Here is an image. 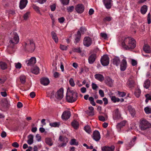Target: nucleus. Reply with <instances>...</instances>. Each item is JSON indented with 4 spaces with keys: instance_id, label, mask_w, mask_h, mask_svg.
Masks as SVG:
<instances>
[{
    "instance_id": "f03ea898",
    "label": "nucleus",
    "mask_w": 151,
    "mask_h": 151,
    "mask_svg": "<svg viewBox=\"0 0 151 151\" xmlns=\"http://www.w3.org/2000/svg\"><path fill=\"white\" fill-rule=\"evenodd\" d=\"M78 97L77 93L73 90H67L66 100L69 102L72 103L76 100Z\"/></svg>"
},
{
    "instance_id": "0e129e2a",
    "label": "nucleus",
    "mask_w": 151,
    "mask_h": 151,
    "mask_svg": "<svg viewBox=\"0 0 151 151\" xmlns=\"http://www.w3.org/2000/svg\"><path fill=\"white\" fill-rule=\"evenodd\" d=\"M12 145L14 147L16 148H17L19 147V145L16 142H14L12 144Z\"/></svg>"
},
{
    "instance_id": "6ab92c4d",
    "label": "nucleus",
    "mask_w": 151,
    "mask_h": 151,
    "mask_svg": "<svg viewBox=\"0 0 151 151\" xmlns=\"http://www.w3.org/2000/svg\"><path fill=\"white\" fill-rule=\"evenodd\" d=\"M114 81L109 77H106L105 81V83L108 86L111 87Z\"/></svg>"
},
{
    "instance_id": "39448f33",
    "label": "nucleus",
    "mask_w": 151,
    "mask_h": 151,
    "mask_svg": "<svg viewBox=\"0 0 151 151\" xmlns=\"http://www.w3.org/2000/svg\"><path fill=\"white\" fill-rule=\"evenodd\" d=\"M151 127V124L147 120L142 119L140 121L139 127L141 130L144 131Z\"/></svg>"
},
{
    "instance_id": "3c124183",
    "label": "nucleus",
    "mask_w": 151,
    "mask_h": 151,
    "mask_svg": "<svg viewBox=\"0 0 151 151\" xmlns=\"http://www.w3.org/2000/svg\"><path fill=\"white\" fill-rule=\"evenodd\" d=\"M69 82L70 84L72 87H74L75 86V83L73 80V79L72 78L70 79L69 81Z\"/></svg>"
},
{
    "instance_id": "052dcab7",
    "label": "nucleus",
    "mask_w": 151,
    "mask_h": 151,
    "mask_svg": "<svg viewBox=\"0 0 151 151\" xmlns=\"http://www.w3.org/2000/svg\"><path fill=\"white\" fill-rule=\"evenodd\" d=\"M59 22L60 23H63L65 20V19L64 17H61L59 18L58 19Z\"/></svg>"
},
{
    "instance_id": "dca6fc26",
    "label": "nucleus",
    "mask_w": 151,
    "mask_h": 151,
    "mask_svg": "<svg viewBox=\"0 0 151 151\" xmlns=\"http://www.w3.org/2000/svg\"><path fill=\"white\" fill-rule=\"evenodd\" d=\"M111 0H103V2L106 8L109 9L111 8Z\"/></svg>"
},
{
    "instance_id": "4468645a",
    "label": "nucleus",
    "mask_w": 151,
    "mask_h": 151,
    "mask_svg": "<svg viewBox=\"0 0 151 151\" xmlns=\"http://www.w3.org/2000/svg\"><path fill=\"white\" fill-rule=\"evenodd\" d=\"M70 116L69 111H64L62 115V118L63 119L67 120L68 119Z\"/></svg>"
},
{
    "instance_id": "f3484780",
    "label": "nucleus",
    "mask_w": 151,
    "mask_h": 151,
    "mask_svg": "<svg viewBox=\"0 0 151 151\" xmlns=\"http://www.w3.org/2000/svg\"><path fill=\"white\" fill-rule=\"evenodd\" d=\"M28 1L27 0H21L19 7L20 9H23L26 6Z\"/></svg>"
},
{
    "instance_id": "4c0bfd02",
    "label": "nucleus",
    "mask_w": 151,
    "mask_h": 151,
    "mask_svg": "<svg viewBox=\"0 0 151 151\" xmlns=\"http://www.w3.org/2000/svg\"><path fill=\"white\" fill-rule=\"evenodd\" d=\"M112 19V18L111 16H106L103 19V21L104 22H109L111 21Z\"/></svg>"
},
{
    "instance_id": "ea45409f",
    "label": "nucleus",
    "mask_w": 151,
    "mask_h": 151,
    "mask_svg": "<svg viewBox=\"0 0 151 151\" xmlns=\"http://www.w3.org/2000/svg\"><path fill=\"white\" fill-rule=\"evenodd\" d=\"M0 66L1 68L3 70H4L7 68V65L6 63L3 62H0Z\"/></svg>"
},
{
    "instance_id": "09e8293b",
    "label": "nucleus",
    "mask_w": 151,
    "mask_h": 151,
    "mask_svg": "<svg viewBox=\"0 0 151 151\" xmlns=\"http://www.w3.org/2000/svg\"><path fill=\"white\" fill-rule=\"evenodd\" d=\"M74 9V6H72L68 7L67 8V10L68 12H71Z\"/></svg>"
},
{
    "instance_id": "1a4fd4ad",
    "label": "nucleus",
    "mask_w": 151,
    "mask_h": 151,
    "mask_svg": "<svg viewBox=\"0 0 151 151\" xmlns=\"http://www.w3.org/2000/svg\"><path fill=\"white\" fill-rule=\"evenodd\" d=\"M36 61L35 57H32L29 59L26 60V63L28 66H32L34 65Z\"/></svg>"
},
{
    "instance_id": "f257e3e1",
    "label": "nucleus",
    "mask_w": 151,
    "mask_h": 151,
    "mask_svg": "<svg viewBox=\"0 0 151 151\" xmlns=\"http://www.w3.org/2000/svg\"><path fill=\"white\" fill-rule=\"evenodd\" d=\"M122 45L124 48L127 50L133 49L136 47V42L133 38L126 37L122 40Z\"/></svg>"
},
{
    "instance_id": "473e14b6",
    "label": "nucleus",
    "mask_w": 151,
    "mask_h": 151,
    "mask_svg": "<svg viewBox=\"0 0 151 151\" xmlns=\"http://www.w3.org/2000/svg\"><path fill=\"white\" fill-rule=\"evenodd\" d=\"M111 101L114 103L119 102L120 101L119 99L116 98L115 96H110Z\"/></svg>"
},
{
    "instance_id": "2eb2a0df",
    "label": "nucleus",
    "mask_w": 151,
    "mask_h": 151,
    "mask_svg": "<svg viewBox=\"0 0 151 151\" xmlns=\"http://www.w3.org/2000/svg\"><path fill=\"white\" fill-rule=\"evenodd\" d=\"M127 62L126 59L124 58L122 60L120 64V69L122 71L124 70L127 67Z\"/></svg>"
},
{
    "instance_id": "de8ad7c7",
    "label": "nucleus",
    "mask_w": 151,
    "mask_h": 151,
    "mask_svg": "<svg viewBox=\"0 0 151 151\" xmlns=\"http://www.w3.org/2000/svg\"><path fill=\"white\" fill-rule=\"evenodd\" d=\"M92 88L93 90L95 91H97V88H98V86L97 84L94 83H92L91 84Z\"/></svg>"
},
{
    "instance_id": "7ed1b4c3",
    "label": "nucleus",
    "mask_w": 151,
    "mask_h": 151,
    "mask_svg": "<svg viewBox=\"0 0 151 151\" xmlns=\"http://www.w3.org/2000/svg\"><path fill=\"white\" fill-rule=\"evenodd\" d=\"M23 46L26 50H29L31 51H33L35 48V45L32 40H29L26 42H24Z\"/></svg>"
},
{
    "instance_id": "c756f323",
    "label": "nucleus",
    "mask_w": 151,
    "mask_h": 151,
    "mask_svg": "<svg viewBox=\"0 0 151 151\" xmlns=\"http://www.w3.org/2000/svg\"><path fill=\"white\" fill-rule=\"evenodd\" d=\"M45 142L48 145L51 146L53 145V142L52 138H46L45 139Z\"/></svg>"
},
{
    "instance_id": "a19ab883",
    "label": "nucleus",
    "mask_w": 151,
    "mask_h": 151,
    "mask_svg": "<svg viewBox=\"0 0 151 151\" xmlns=\"http://www.w3.org/2000/svg\"><path fill=\"white\" fill-rule=\"evenodd\" d=\"M88 100L90 101L91 104L93 106H95L96 104L94 101V99L92 97H90L88 98Z\"/></svg>"
},
{
    "instance_id": "37998d69",
    "label": "nucleus",
    "mask_w": 151,
    "mask_h": 151,
    "mask_svg": "<svg viewBox=\"0 0 151 151\" xmlns=\"http://www.w3.org/2000/svg\"><path fill=\"white\" fill-rule=\"evenodd\" d=\"M84 130L88 133L90 134L91 132V130L89 126H86L84 128Z\"/></svg>"
},
{
    "instance_id": "e433bc0d",
    "label": "nucleus",
    "mask_w": 151,
    "mask_h": 151,
    "mask_svg": "<svg viewBox=\"0 0 151 151\" xmlns=\"http://www.w3.org/2000/svg\"><path fill=\"white\" fill-rule=\"evenodd\" d=\"M59 140L63 142H68V139L66 137H63L61 136H60L59 137Z\"/></svg>"
},
{
    "instance_id": "2f4dec72",
    "label": "nucleus",
    "mask_w": 151,
    "mask_h": 151,
    "mask_svg": "<svg viewBox=\"0 0 151 151\" xmlns=\"http://www.w3.org/2000/svg\"><path fill=\"white\" fill-rule=\"evenodd\" d=\"M3 108L6 110L10 106V102L6 100H5L3 102Z\"/></svg>"
},
{
    "instance_id": "ddd939ff",
    "label": "nucleus",
    "mask_w": 151,
    "mask_h": 151,
    "mask_svg": "<svg viewBox=\"0 0 151 151\" xmlns=\"http://www.w3.org/2000/svg\"><path fill=\"white\" fill-rule=\"evenodd\" d=\"M121 117V115L118 109L115 111L113 115V118L114 120H116L119 119Z\"/></svg>"
},
{
    "instance_id": "423d86ee",
    "label": "nucleus",
    "mask_w": 151,
    "mask_h": 151,
    "mask_svg": "<svg viewBox=\"0 0 151 151\" xmlns=\"http://www.w3.org/2000/svg\"><path fill=\"white\" fill-rule=\"evenodd\" d=\"M101 62L104 66L108 65L109 63V58L107 55H104L101 59Z\"/></svg>"
},
{
    "instance_id": "a18cd8bd",
    "label": "nucleus",
    "mask_w": 151,
    "mask_h": 151,
    "mask_svg": "<svg viewBox=\"0 0 151 151\" xmlns=\"http://www.w3.org/2000/svg\"><path fill=\"white\" fill-rule=\"evenodd\" d=\"M33 7L37 13H39L40 14H41V13L40 12L39 9V8L38 7L36 6L33 5Z\"/></svg>"
},
{
    "instance_id": "c85d7f7f",
    "label": "nucleus",
    "mask_w": 151,
    "mask_h": 151,
    "mask_svg": "<svg viewBox=\"0 0 151 151\" xmlns=\"http://www.w3.org/2000/svg\"><path fill=\"white\" fill-rule=\"evenodd\" d=\"M147 10V7L146 5H144L142 6L141 8L140 12L141 13L143 14H145Z\"/></svg>"
},
{
    "instance_id": "c03bdc74",
    "label": "nucleus",
    "mask_w": 151,
    "mask_h": 151,
    "mask_svg": "<svg viewBox=\"0 0 151 151\" xmlns=\"http://www.w3.org/2000/svg\"><path fill=\"white\" fill-rule=\"evenodd\" d=\"M20 79L22 83H24L25 82L26 78L25 76L23 75L21 76L20 77Z\"/></svg>"
},
{
    "instance_id": "4be33fe9",
    "label": "nucleus",
    "mask_w": 151,
    "mask_h": 151,
    "mask_svg": "<svg viewBox=\"0 0 151 151\" xmlns=\"http://www.w3.org/2000/svg\"><path fill=\"white\" fill-rule=\"evenodd\" d=\"M126 123V121H123L117 124L116 127L118 132L120 131L121 128L125 125Z\"/></svg>"
},
{
    "instance_id": "cd10ccee",
    "label": "nucleus",
    "mask_w": 151,
    "mask_h": 151,
    "mask_svg": "<svg viewBox=\"0 0 151 151\" xmlns=\"http://www.w3.org/2000/svg\"><path fill=\"white\" fill-rule=\"evenodd\" d=\"M28 139L27 142L29 145H31L33 142V136L32 134H30L28 136Z\"/></svg>"
},
{
    "instance_id": "680f3d73",
    "label": "nucleus",
    "mask_w": 151,
    "mask_h": 151,
    "mask_svg": "<svg viewBox=\"0 0 151 151\" xmlns=\"http://www.w3.org/2000/svg\"><path fill=\"white\" fill-rule=\"evenodd\" d=\"M136 139V138H135V139H134V141H131L129 143V144H128V145L129 147H131L134 145V141Z\"/></svg>"
},
{
    "instance_id": "bf43d9fd",
    "label": "nucleus",
    "mask_w": 151,
    "mask_h": 151,
    "mask_svg": "<svg viewBox=\"0 0 151 151\" xmlns=\"http://www.w3.org/2000/svg\"><path fill=\"white\" fill-rule=\"evenodd\" d=\"M36 138L38 142H40L41 140V136L38 134H37L36 135Z\"/></svg>"
},
{
    "instance_id": "f8f14e48",
    "label": "nucleus",
    "mask_w": 151,
    "mask_h": 151,
    "mask_svg": "<svg viewBox=\"0 0 151 151\" xmlns=\"http://www.w3.org/2000/svg\"><path fill=\"white\" fill-rule=\"evenodd\" d=\"M115 147L114 145L110 146H104L101 147L102 151H114Z\"/></svg>"
},
{
    "instance_id": "72a5a7b5",
    "label": "nucleus",
    "mask_w": 151,
    "mask_h": 151,
    "mask_svg": "<svg viewBox=\"0 0 151 151\" xmlns=\"http://www.w3.org/2000/svg\"><path fill=\"white\" fill-rule=\"evenodd\" d=\"M71 125L75 129H77L78 127V123L76 121H73L71 123Z\"/></svg>"
},
{
    "instance_id": "864d4df0",
    "label": "nucleus",
    "mask_w": 151,
    "mask_h": 151,
    "mask_svg": "<svg viewBox=\"0 0 151 151\" xmlns=\"http://www.w3.org/2000/svg\"><path fill=\"white\" fill-rule=\"evenodd\" d=\"M15 65L16 68L17 69H19L22 67V65L19 63H15Z\"/></svg>"
},
{
    "instance_id": "20e7f679",
    "label": "nucleus",
    "mask_w": 151,
    "mask_h": 151,
    "mask_svg": "<svg viewBox=\"0 0 151 151\" xmlns=\"http://www.w3.org/2000/svg\"><path fill=\"white\" fill-rule=\"evenodd\" d=\"M19 41V38L18 34L16 32L14 33V36L9 42V47L12 48L14 47L15 45L17 44Z\"/></svg>"
},
{
    "instance_id": "5701e85b",
    "label": "nucleus",
    "mask_w": 151,
    "mask_h": 151,
    "mask_svg": "<svg viewBox=\"0 0 151 151\" xmlns=\"http://www.w3.org/2000/svg\"><path fill=\"white\" fill-rule=\"evenodd\" d=\"M94 77L96 79L100 82H102L104 80V76L101 74H96L94 75Z\"/></svg>"
},
{
    "instance_id": "9d476101",
    "label": "nucleus",
    "mask_w": 151,
    "mask_h": 151,
    "mask_svg": "<svg viewBox=\"0 0 151 151\" xmlns=\"http://www.w3.org/2000/svg\"><path fill=\"white\" fill-rule=\"evenodd\" d=\"M92 137L96 141H99L101 138V136L99 132L97 130L94 131Z\"/></svg>"
},
{
    "instance_id": "69168bd1",
    "label": "nucleus",
    "mask_w": 151,
    "mask_h": 151,
    "mask_svg": "<svg viewBox=\"0 0 151 151\" xmlns=\"http://www.w3.org/2000/svg\"><path fill=\"white\" fill-rule=\"evenodd\" d=\"M23 106V104L22 103L20 102H18L17 104V106L18 108H20L22 107Z\"/></svg>"
},
{
    "instance_id": "13d9d810",
    "label": "nucleus",
    "mask_w": 151,
    "mask_h": 151,
    "mask_svg": "<svg viewBox=\"0 0 151 151\" xmlns=\"http://www.w3.org/2000/svg\"><path fill=\"white\" fill-rule=\"evenodd\" d=\"M60 48L62 50H66L67 49V47L66 46L61 45L60 46Z\"/></svg>"
},
{
    "instance_id": "5fc2aeb1",
    "label": "nucleus",
    "mask_w": 151,
    "mask_h": 151,
    "mask_svg": "<svg viewBox=\"0 0 151 151\" xmlns=\"http://www.w3.org/2000/svg\"><path fill=\"white\" fill-rule=\"evenodd\" d=\"M73 51L74 52H76L78 53H80L81 52L80 47L75 48L73 49Z\"/></svg>"
},
{
    "instance_id": "b1692460",
    "label": "nucleus",
    "mask_w": 151,
    "mask_h": 151,
    "mask_svg": "<svg viewBox=\"0 0 151 151\" xmlns=\"http://www.w3.org/2000/svg\"><path fill=\"white\" fill-rule=\"evenodd\" d=\"M51 35L52 38L55 41V43H58V39L57 35L56 34L54 31H52L51 32Z\"/></svg>"
},
{
    "instance_id": "49530a36",
    "label": "nucleus",
    "mask_w": 151,
    "mask_h": 151,
    "mask_svg": "<svg viewBox=\"0 0 151 151\" xmlns=\"http://www.w3.org/2000/svg\"><path fill=\"white\" fill-rule=\"evenodd\" d=\"M59 125V124L57 122H55L54 123H50V125L52 127H58Z\"/></svg>"
},
{
    "instance_id": "338daca9",
    "label": "nucleus",
    "mask_w": 151,
    "mask_h": 151,
    "mask_svg": "<svg viewBox=\"0 0 151 151\" xmlns=\"http://www.w3.org/2000/svg\"><path fill=\"white\" fill-rule=\"evenodd\" d=\"M99 120L104 122L105 121V117L102 116H100L99 117Z\"/></svg>"
},
{
    "instance_id": "f704fd0d",
    "label": "nucleus",
    "mask_w": 151,
    "mask_h": 151,
    "mask_svg": "<svg viewBox=\"0 0 151 151\" xmlns=\"http://www.w3.org/2000/svg\"><path fill=\"white\" fill-rule=\"evenodd\" d=\"M134 83V81L132 78H130L127 82V84L129 87H133Z\"/></svg>"
},
{
    "instance_id": "6e6d98bb",
    "label": "nucleus",
    "mask_w": 151,
    "mask_h": 151,
    "mask_svg": "<svg viewBox=\"0 0 151 151\" xmlns=\"http://www.w3.org/2000/svg\"><path fill=\"white\" fill-rule=\"evenodd\" d=\"M100 36L102 38L105 40H106L107 38V35L105 33H101Z\"/></svg>"
},
{
    "instance_id": "58836bf2",
    "label": "nucleus",
    "mask_w": 151,
    "mask_h": 151,
    "mask_svg": "<svg viewBox=\"0 0 151 151\" xmlns=\"http://www.w3.org/2000/svg\"><path fill=\"white\" fill-rule=\"evenodd\" d=\"M141 93V91L139 89H136L135 92V95L136 97L139 98Z\"/></svg>"
},
{
    "instance_id": "c9c22d12",
    "label": "nucleus",
    "mask_w": 151,
    "mask_h": 151,
    "mask_svg": "<svg viewBox=\"0 0 151 151\" xmlns=\"http://www.w3.org/2000/svg\"><path fill=\"white\" fill-rule=\"evenodd\" d=\"M144 111L145 113L147 114L151 113V107L148 106L144 109Z\"/></svg>"
},
{
    "instance_id": "4d7b16f0",
    "label": "nucleus",
    "mask_w": 151,
    "mask_h": 151,
    "mask_svg": "<svg viewBox=\"0 0 151 151\" xmlns=\"http://www.w3.org/2000/svg\"><path fill=\"white\" fill-rule=\"evenodd\" d=\"M69 0H61V1L63 5H66L69 3Z\"/></svg>"
},
{
    "instance_id": "aec40b11",
    "label": "nucleus",
    "mask_w": 151,
    "mask_h": 151,
    "mask_svg": "<svg viewBox=\"0 0 151 151\" xmlns=\"http://www.w3.org/2000/svg\"><path fill=\"white\" fill-rule=\"evenodd\" d=\"M143 50L146 53H151V48L147 44H145L143 47Z\"/></svg>"
},
{
    "instance_id": "603ef678",
    "label": "nucleus",
    "mask_w": 151,
    "mask_h": 151,
    "mask_svg": "<svg viewBox=\"0 0 151 151\" xmlns=\"http://www.w3.org/2000/svg\"><path fill=\"white\" fill-rule=\"evenodd\" d=\"M30 14V12H27L24 14L23 16L24 19L27 20Z\"/></svg>"
},
{
    "instance_id": "0eeeda50",
    "label": "nucleus",
    "mask_w": 151,
    "mask_h": 151,
    "mask_svg": "<svg viewBox=\"0 0 151 151\" xmlns=\"http://www.w3.org/2000/svg\"><path fill=\"white\" fill-rule=\"evenodd\" d=\"M63 89L60 88L56 93L55 96L57 99L60 100L63 97Z\"/></svg>"
},
{
    "instance_id": "e2e57ef3",
    "label": "nucleus",
    "mask_w": 151,
    "mask_h": 151,
    "mask_svg": "<svg viewBox=\"0 0 151 151\" xmlns=\"http://www.w3.org/2000/svg\"><path fill=\"white\" fill-rule=\"evenodd\" d=\"M56 8V5L55 4L50 6L51 10L52 11H54L55 10Z\"/></svg>"
},
{
    "instance_id": "8fccbe9b",
    "label": "nucleus",
    "mask_w": 151,
    "mask_h": 151,
    "mask_svg": "<svg viewBox=\"0 0 151 151\" xmlns=\"http://www.w3.org/2000/svg\"><path fill=\"white\" fill-rule=\"evenodd\" d=\"M118 94L119 97H123L125 96L126 94L124 92L118 91Z\"/></svg>"
},
{
    "instance_id": "412c9836",
    "label": "nucleus",
    "mask_w": 151,
    "mask_h": 151,
    "mask_svg": "<svg viewBox=\"0 0 151 151\" xmlns=\"http://www.w3.org/2000/svg\"><path fill=\"white\" fill-rule=\"evenodd\" d=\"M41 83L44 86H47L50 83L48 78H42L40 80Z\"/></svg>"
},
{
    "instance_id": "7c9ffc66",
    "label": "nucleus",
    "mask_w": 151,
    "mask_h": 151,
    "mask_svg": "<svg viewBox=\"0 0 151 151\" xmlns=\"http://www.w3.org/2000/svg\"><path fill=\"white\" fill-rule=\"evenodd\" d=\"M31 71L33 73L37 75L39 73L40 69L38 67H35L32 69Z\"/></svg>"
},
{
    "instance_id": "a211bd4d",
    "label": "nucleus",
    "mask_w": 151,
    "mask_h": 151,
    "mask_svg": "<svg viewBox=\"0 0 151 151\" xmlns=\"http://www.w3.org/2000/svg\"><path fill=\"white\" fill-rule=\"evenodd\" d=\"M96 58V54H93L91 55L88 58V60L89 64H92L95 61Z\"/></svg>"
},
{
    "instance_id": "bb28decb",
    "label": "nucleus",
    "mask_w": 151,
    "mask_h": 151,
    "mask_svg": "<svg viewBox=\"0 0 151 151\" xmlns=\"http://www.w3.org/2000/svg\"><path fill=\"white\" fill-rule=\"evenodd\" d=\"M150 85V82L149 79L146 80L144 82L143 86L144 88L148 89L149 88Z\"/></svg>"
},
{
    "instance_id": "9b49d317",
    "label": "nucleus",
    "mask_w": 151,
    "mask_h": 151,
    "mask_svg": "<svg viewBox=\"0 0 151 151\" xmlns=\"http://www.w3.org/2000/svg\"><path fill=\"white\" fill-rule=\"evenodd\" d=\"M84 9V6L82 4H78L76 5L75 7L76 11L79 13H82Z\"/></svg>"
},
{
    "instance_id": "79ce46f5",
    "label": "nucleus",
    "mask_w": 151,
    "mask_h": 151,
    "mask_svg": "<svg viewBox=\"0 0 151 151\" xmlns=\"http://www.w3.org/2000/svg\"><path fill=\"white\" fill-rule=\"evenodd\" d=\"M70 143L71 145H77L78 144V142H76V140L74 139H71Z\"/></svg>"
},
{
    "instance_id": "393cba45",
    "label": "nucleus",
    "mask_w": 151,
    "mask_h": 151,
    "mask_svg": "<svg viewBox=\"0 0 151 151\" xmlns=\"http://www.w3.org/2000/svg\"><path fill=\"white\" fill-rule=\"evenodd\" d=\"M113 63L116 66H118L120 63V60L118 57H115L113 59Z\"/></svg>"
},
{
    "instance_id": "6e6552de",
    "label": "nucleus",
    "mask_w": 151,
    "mask_h": 151,
    "mask_svg": "<svg viewBox=\"0 0 151 151\" xmlns=\"http://www.w3.org/2000/svg\"><path fill=\"white\" fill-rule=\"evenodd\" d=\"M92 40L89 37H86L84 38L83 41V45L87 47H88L92 44Z\"/></svg>"
},
{
    "instance_id": "a878e982",
    "label": "nucleus",
    "mask_w": 151,
    "mask_h": 151,
    "mask_svg": "<svg viewBox=\"0 0 151 151\" xmlns=\"http://www.w3.org/2000/svg\"><path fill=\"white\" fill-rule=\"evenodd\" d=\"M88 110L87 111V113L89 115H94V109L92 106H89Z\"/></svg>"
},
{
    "instance_id": "774afa93",
    "label": "nucleus",
    "mask_w": 151,
    "mask_h": 151,
    "mask_svg": "<svg viewBox=\"0 0 151 151\" xmlns=\"http://www.w3.org/2000/svg\"><path fill=\"white\" fill-rule=\"evenodd\" d=\"M6 136V133L5 131H3L1 134V136L2 138H5Z\"/></svg>"
}]
</instances>
